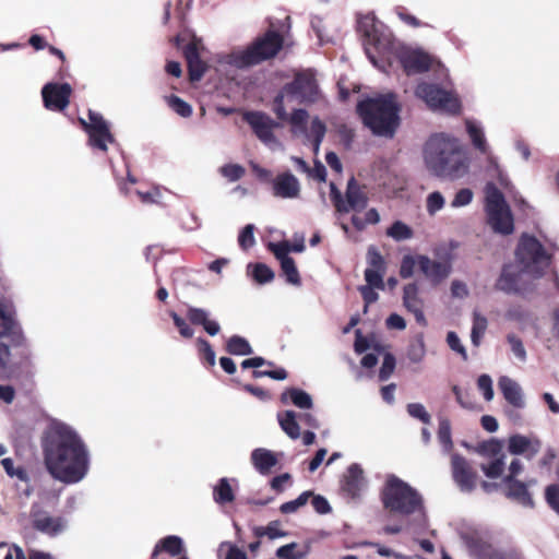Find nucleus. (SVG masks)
I'll return each mask as SVG.
<instances>
[{
  "label": "nucleus",
  "mask_w": 559,
  "mask_h": 559,
  "mask_svg": "<svg viewBox=\"0 0 559 559\" xmlns=\"http://www.w3.org/2000/svg\"><path fill=\"white\" fill-rule=\"evenodd\" d=\"M87 115L88 121L84 120L83 118H79V122L84 131L92 130L94 128H97L98 126L108 124L99 112L90 109Z\"/></svg>",
  "instance_id": "51"
},
{
  "label": "nucleus",
  "mask_w": 559,
  "mask_h": 559,
  "mask_svg": "<svg viewBox=\"0 0 559 559\" xmlns=\"http://www.w3.org/2000/svg\"><path fill=\"white\" fill-rule=\"evenodd\" d=\"M485 210L488 224L496 233L512 234L514 224L511 210L503 193L492 182L485 187Z\"/></svg>",
  "instance_id": "9"
},
{
  "label": "nucleus",
  "mask_w": 559,
  "mask_h": 559,
  "mask_svg": "<svg viewBox=\"0 0 559 559\" xmlns=\"http://www.w3.org/2000/svg\"><path fill=\"white\" fill-rule=\"evenodd\" d=\"M545 499L548 506L559 514V485L551 484L545 489Z\"/></svg>",
  "instance_id": "57"
},
{
  "label": "nucleus",
  "mask_w": 559,
  "mask_h": 559,
  "mask_svg": "<svg viewBox=\"0 0 559 559\" xmlns=\"http://www.w3.org/2000/svg\"><path fill=\"white\" fill-rule=\"evenodd\" d=\"M542 448V442L537 438H528L516 433L508 439V451L513 455H524L525 459L532 460Z\"/></svg>",
  "instance_id": "19"
},
{
  "label": "nucleus",
  "mask_w": 559,
  "mask_h": 559,
  "mask_svg": "<svg viewBox=\"0 0 559 559\" xmlns=\"http://www.w3.org/2000/svg\"><path fill=\"white\" fill-rule=\"evenodd\" d=\"M297 543H290L284 546H281L276 550V556L280 559H302L306 556L305 551L298 549Z\"/></svg>",
  "instance_id": "49"
},
{
  "label": "nucleus",
  "mask_w": 559,
  "mask_h": 559,
  "mask_svg": "<svg viewBox=\"0 0 559 559\" xmlns=\"http://www.w3.org/2000/svg\"><path fill=\"white\" fill-rule=\"evenodd\" d=\"M0 380L11 379L21 368L31 366L32 352L10 295L0 294Z\"/></svg>",
  "instance_id": "2"
},
{
  "label": "nucleus",
  "mask_w": 559,
  "mask_h": 559,
  "mask_svg": "<svg viewBox=\"0 0 559 559\" xmlns=\"http://www.w3.org/2000/svg\"><path fill=\"white\" fill-rule=\"evenodd\" d=\"M273 270L264 263L253 264L252 277L259 284H266L274 280Z\"/></svg>",
  "instance_id": "45"
},
{
  "label": "nucleus",
  "mask_w": 559,
  "mask_h": 559,
  "mask_svg": "<svg viewBox=\"0 0 559 559\" xmlns=\"http://www.w3.org/2000/svg\"><path fill=\"white\" fill-rule=\"evenodd\" d=\"M426 354V347L423 334L416 336L415 341L409 345L407 350V357L413 362H419L423 360Z\"/></svg>",
  "instance_id": "44"
},
{
  "label": "nucleus",
  "mask_w": 559,
  "mask_h": 559,
  "mask_svg": "<svg viewBox=\"0 0 559 559\" xmlns=\"http://www.w3.org/2000/svg\"><path fill=\"white\" fill-rule=\"evenodd\" d=\"M187 319L193 325H202L204 331L211 336L218 334L221 331L219 324L209 319V312L205 309L188 307Z\"/></svg>",
  "instance_id": "27"
},
{
  "label": "nucleus",
  "mask_w": 559,
  "mask_h": 559,
  "mask_svg": "<svg viewBox=\"0 0 559 559\" xmlns=\"http://www.w3.org/2000/svg\"><path fill=\"white\" fill-rule=\"evenodd\" d=\"M358 28L362 33L365 37V50L372 63L376 64V59L371 55L370 46H372L376 50H380L381 41L379 38V33L376 25V20L373 16L366 15L358 23Z\"/></svg>",
  "instance_id": "24"
},
{
  "label": "nucleus",
  "mask_w": 559,
  "mask_h": 559,
  "mask_svg": "<svg viewBox=\"0 0 559 559\" xmlns=\"http://www.w3.org/2000/svg\"><path fill=\"white\" fill-rule=\"evenodd\" d=\"M312 496L311 491H304L301 495L298 496L295 500L284 502L280 507V511L283 514H289L296 512L299 508L304 507L309 498Z\"/></svg>",
  "instance_id": "48"
},
{
  "label": "nucleus",
  "mask_w": 559,
  "mask_h": 559,
  "mask_svg": "<svg viewBox=\"0 0 559 559\" xmlns=\"http://www.w3.org/2000/svg\"><path fill=\"white\" fill-rule=\"evenodd\" d=\"M477 386L484 393L486 401H490L493 397L492 380L488 374H481L477 379Z\"/></svg>",
  "instance_id": "63"
},
{
  "label": "nucleus",
  "mask_w": 559,
  "mask_h": 559,
  "mask_svg": "<svg viewBox=\"0 0 559 559\" xmlns=\"http://www.w3.org/2000/svg\"><path fill=\"white\" fill-rule=\"evenodd\" d=\"M416 265L418 266L417 257L404 255L401 262L400 275L402 278H408L414 274Z\"/></svg>",
  "instance_id": "59"
},
{
  "label": "nucleus",
  "mask_w": 559,
  "mask_h": 559,
  "mask_svg": "<svg viewBox=\"0 0 559 559\" xmlns=\"http://www.w3.org/2000/svg\"><path fill=\"white\" fill-rule=\"evenodd\" d=\"M278 424L282 430L293 440L300 437V426L297 421V414L294 411H285L277 414Z\"/></svg>",
  "instance_id": "32"
},
{
  "label": "nucleus",
  "mask_w": 559,
  "mask_h": 559,
  "mask_svg": "<svg viewBox=\"0 0 559 559\" xmlns=\"http://www.w3.org/2000/svg\"><path fill=\"white\" fill-rule=\"evenodd\" d=\"M466 131L471 138V141L476 150L480 153L486 154L488 145L485 139L483 130L472 121H466Z\"/></svg>",
  "instance_id": "40"
},
{
  "label": "nucleus",
  "mask_w": 559,
  "mask_h": 559,
  "mask_svg": "<svg viewBox=\"0 0 559 559\" xmlns=\"http://www.w3.org/2000/svg\"><path fill=\"white\" fill-rule=\"evenodd\" d=\"M516 258L523 265V270L543 274L544 269L549 266L550 255L546 252L540 241L528 235H523L516 248Z\"/></svg>",
  "instance_id": "10"
},
{
  "label": "nucleus",
  "mask_w": 559,
  "mask_h": 559,
  "mask_svg": "<svg viewBox=\"0 0 559 559\" xmlns=\"http://www.w3.org/2000/svg\"><path fill=\"white\" fill-rule=\"evenodd\" d=\"M407 413L409 416L419 419L421 423L428 425L431 421L430 414L426 411L425 406L420 403H409L407 405Z\"/></svg>",
  "instance_id": "55"
},
{
  "label": "nucleus",
  "mask_w": 559,
  "mask_h": 559,
  "mask_svg": "<svg viewBox=\"0 0 559 559\" xmlns=\"http://www.w3.org/2000/svg\"><path fill=\"white\" fill-rule=\"evenodd\" d=\"M162 551L167 552L173 557L180 555L183 551L182 539L176 535H169L162 538L155 545L154 550L152 552V558L154 559Z\"/></svg>",
  "instance_id": "31"
},
{
  "label": "nucleus",
  "mask_w": 559,
  "mask_h": 559,
  "mask_svg": "<svg viewBox=\"0 0 559 559\" xmlns=\"http://www.w3.org/2000/svg\"><path fill=\"white\" fill-rule=\"evenodd\" d=\"M381 501L384 509L403 515L413 514L423 502L418 492L395 475L386 478L381 491Z\"/></svg>",
  "instance_id": "7"
},
{
  "label": "nucleus",
  "mask_w": 559,
  "mask_h": 559,
  "mask_svg": "<svg viewBox=\"0 0 559 559\" xmlns=\"http://www.w3.org/2000/svg\"><path fill=\"white\" fill-rule=\"evenodd\" d=\"M479 559H523V557L515 548H496L488 545L480 549Z\"/></svg>",
  "instance_id": "33"
},
{
  "label": "nucleus",
  "mask_w": 559,
  "mask_h": 559,
  "mask_svg": "<svg viewBox=\"0 0 559 559\" xmlns=\"http://www.w3.org/2000/svg\"><path fill=\"white\" fill-rule=\"evenodd\" d=\"M199 358L204 366L212 368L216 362V355L211 343L203 337H198L195 341Z\"/></svg>",
  "instance_id": "37"
},
{
  "label": "nucleus",
  "mask_w": 559,
  "mask_h": 559,
  "mask_svg": "<svg viewBox=\"0 0 559 559\" xmlns=\"http://www.w3.org/2000/svg\"><path fill=\"white\" fill-rule=\"evenodd\" d=\"M225 349L228 354L236 356H246L253 353L249 342L239 335L230 336L226 343Z\"/></svg>",
  "instance_id": "36"
},
{
  "label": "nucleus",
  "mask_w": 559,
  "mask_h": 559,
  "mask_svg": "<svg viewBox=\"0 0 559 559\" xmlns=\"http://www.w3.org/2000/svg\"><path fill=\"white\" fill-rule=\"evenodd\" d=\"M498 385L508 403L516 408L524 407L525 403L522 397L521 388L515 381L507 376H502L499 379Z\"/></svg>",
  "instance_id": "29"
},
{
  "label": "nucleus",
  "mask_w": 559,
  "mask_h": 559,
  "mask_svg": "<svg viewBox=\"0 0 559 559\" xmlns=\"http://www.w3.org/2000/svg\"><path fill=\"white\" fill-rule=\"evenodd\" d=\"M356 111L376 135L392 138L400 126V106L393 95L362 99Z\"/></svg>",
  "instance_id": "4"
},
{
  "label": "nucleus",
  "mask_w": 559,
  "mask_h": 559,
  "mask_svg": "<svg viewBox=\"0 0 559 559\" xmlns=\"http://www.w3.org/2000/svg\"><path fill=\"white\" fill-rule=\"evenodd\" d=\"M506 497L525 508H533L534 500L528 491L527 485L521 480L504 481Z\"/></svg>",
  "instance_id": "26"
},
{
  "label": "nucleus",
  "mask_w": 559,
  "mask_h": 559,
  "mask_svg": "<svg viewBox=\"0 0 559 559\" xmlns=\"http://www.w3.org/2000/svg\"><path fill=\"white\" fill-rule=\"evenodd\" d=\"M285 97L296 98L300 104H314L320 98L317 79L311 70L295 74L292 82L286 83L273 99L272 110L278 120L287 119Z\"/></svg>",
  "instance_id": "5"
},
{
  "label": "nucleus",
  "mask_w": 559,
  "mask_h": 559,
  "mask_svg": "<svg viewBox=\"0 0 559 559\" xmlns=\"http://www.w3.org/2000/svg\"><path fill=\"white\" fill-rule=\"evenodd\" d=\"M364 471L362 468L354 463L349 465L344 479L342 483V490L352 499H357L360 496V491L364 487Z\"/></svg>",
  "instance_id": "25"
},
{
  "label": "nucleus",
  "mask_w": 559,
  "mask_h": 559,
  "mask_svg": "<svg viewBox=\"0 0 559 559\" xmlns=\"http://www.w3.org/2000/svg\"><path fill=\"white\" fill-rule=\"evenodd\" d=\"M308 112L306 109H294L293 112L288 116L285 121H289L293 127H296L302 131L306 130L307 121H308Z\"/></svg>",
  "instance_id": "53"
},
{
  "label": "nucleus",
  "mask_w": 559,
  "mask_h": 559,
  "mask_svg": "<svg viewBox=\"0 0 559 559\" xmlns=\"http://www.w3.org/2000/svg\"><path fill=\"white\" fill-rule=\"evenodd\" d=\"M168 107L178 114L180 117L189 118L192 115V107L186 100L177 95H167L164 97Z\"/></svg>",
  "instance_id": "41"
},
{
  "label": "nucleus",
  "mask_w": 559,
  "mask_h": 559,
  "mask_svg": "<svg viewBox=\"0 0 559 559\" xmlns=\"http://www.w3.org/2000/svg\"><path fill=\"white\" fill-rule=\"evenodd\" d=\"M417 262L420 272L435 284L442 282L451 272V265L448 262L431 260L427 255H417Z\"/></svg>",
  "instance_id": "21"
},
{
  "label": "nucleus",
  "mask_w": 559,
  "mask_h": 559,
  "mask_svg": "<svg viewBox=\"0 0 559 559\" xmlns=\"http://www.w3.org/2000/svg\"><path fill=\"white\" fill-rule=\"evenodd\" d=\"M438 440L445 450L452 449L451 423L445 417L439 419Z\"/></svg>",
  "instance_id": "43"
},
{
  "label": "nucleus",
  "mask_w": 559,
  "mask_h": 559,
  "mask_svg": "<svg viewBox=\"0 0 559 559\" xmlns=\"http://www.w3.org/2000/svg\"><path fill=\"white\" fill-rule=\"evenodd\" d=\"M286 396H289L292 403L299 408L310 409L313 406L311 396L307 392H305L300 389H296V388L287 389L282 394V397H281L283 403L286 402Z\"/></svg>",
  "instance_id": "35"
},
{
  "label": "nucleus",
  "mask_w": 559,
  "mask_h": 559,
  "mask_svg": "<svg viewBox=\"0 0 559 559\" xmlns=\"http://www.w3.org/2000/svg\"><path fill=\"white\" fill-rule=\"evenodd\" d=\"M400 62L407 75L427 72L432 64L430 55L421 50H409L400 55Z\"/></svg>",
  "instance_id": "18"
},
{
  "label": "nucleus",
  "mask_w": 559,
  "mask_h": 559,
  "mask_svg": "<svg viewBox=\"0 0 559 559\" xmlns=\"http://www.w3.org/2000/svg\"><path fill=\"white\" fill-rule=\"evenodd\" d=\"M88 135L87 143L94 148L103 153H107L108 143L115 142V136L110 132L109 126H98L92 130L85 131Z\"/></svg>",
  "instance_id": "28"
},
{
  "label": "nucleus",
  "mask_w": 559,
  "mask_h": 559,
  "mask_svg": "<svg viewBox=\"0 0 559 559\" xmlns=\"http://www.w3.org/2000/svg\"><path fill=\"white\" fill-rule=\"evenodd\" d=\"M386 235L396 241H402L411 239L414 233L408 225L401 221H396L386 229Z\"/></svg>",
  "instance_id": "42"
},
{
  "label": "nucleus",
  "mask_w": 559,
  "mask_h": 559,
  "mask_svg": "<svg viewBox=\"0 0 559 559\" xmlns=\"http://www.w3.org/2000/svg\"><path fill=\"white\" fill-rule=\"evenodd\" d=\"M519 274L511 271L510 266H504L497 281V287L506 293L518 292Z\"/></svg>",
  "instance_id": "38"
},
{
  "label": "nucleus",
  "mask_w": 559,
  "mask_h": 559,
  "mask_svg": "<svg viewBox=\"0 0 559 559\" xmlns=\"http://www.w3.org/2000/svg\"><path fill=\"white\" fill-rule=\"evenodd\" d=\"M330 190L331 201L338 213H348L350 210L360 211L367 205V197L356 185L354 178L348 181L346 200H344L342 192L337 189L335 183L331 182Z\"/></svg>",
  "instance_id": "12"
},
{
  "label": "nucleus",
  "mask_w": 559,
  "mask_h": 559,
  "mask_svg": "<svg viewBox=\"0 0 559 559\" xmlns=\"http://www.w3.org/2000/svg\"><path fill=\"white\" fill-rule=\"evenodd\" d=\"M415 95L433 110L440 109L450 114H457L461 109L460 100L451 92L435 83H419L416 86Z\"/></svg>",
  "instance_id": "11"
},
{
  "label": "nucleus",
  "mask_w": 559,
  "mask_h": 559,
  "mask_svg": "<svg viewBox=\"0 0 559 559\" xmlns=\"http://www.w3.org/2000/svg\"><path fill=\"white\" fill-rule=\"evenodd\" d=\"M49 474L66 484L80 481L88 471V452L80 436L62 423H52L41 437Z\"/></svg>",
  "instance_id": "1"
},
{
  "label": "nucleus",
  "mask_w": 559,
  "mask_h": 559,
  "mask_svg": "<svg viewBox=\"0 0 559 559\" xmlns=\"http://www.w3.org/2000/svg\"><path fill=\"white\" fill-rule=\"evenodd\" d=\"M504 456L495 457L489 464H481V471L488 478H498L504 471Z\"/></svg>",
  "instance_id": "46"
},
{
  "label": "nucleus",
  "mask_w": 559,
  "mask_h": 559,
  "mask_svg": "<svg viewBox=\"0 0 559 559\" xmlns=\"http://www.w3.org/2000/svg\"><path fill=\"white\" fill-rule=\"evenodd\" d=\"M71 95L69 83H47L41 90L44 106L51 111H63L70 104Z\"/></svg>",
  "instance_id": "13"
},
{
  "label": "nucleus",
  "mask_w": 559,
  "mask_h": 559,
  "mask_svg": "<svg viewBox=\"0 0 559 559\" xmlns=\"http://www.w3.org/2000/svg\"><path fill=\"white\" fill-rule=\"evenodd\" d=\"M201 43L199 39L193 38L183 48V57L188 66V74L191 82L200 81L207 70V64L201 59L200 56Z\"/></svg>",
  "instance_id": "17"
},
{
  "label": "nucleus",
  "mask_w": 559,
  "mask_h": 559,
  "mask_svg": "<svg viewBox=\"0 0 559 559\" xmlns=\"http://www.w3.org/2000/svg\"><path fill=\"white\" fill-rule=\"evenodd\" d=\"M368 267L365 270V281L376 285L378 289H384L383 277L386 272V262L374 246H370L366 254Z\"/></svg>",
  "instance_id": "16"
},
{
  "label": "nucleus",
  "mask_w": 559,
  "mask_h": 559,
  "mask_svg": "<svg viewBox=\"0 0 559 559\" xmlns=\"http://www.w3.org/2000/svg\"><path fill=\"white\" fill-rule=\"evenodd\" d=\"M336 132L340 136L341 142L345 146V148H350L352 143L355 138V132L352 128H349L345 123H341L337 126Z\"/></svg>",
  "instance_id": "62"
},
{
  "label": "nucleus",
  "mask_w": 559,
  "mask_h": 559,
  "mask_svg": "<svg viewBox=\"0 0 559 559\" xmlns=\"http://www.w3.org/2000/svg\"><path fill=\"white\" fill-rule=\"evenodd\" d=\"M425 164L438 177L457 179L468 171V158L457 140L444 134L431 135L424 147Z\"/></svg>",
  "instance_id": "3"
},
{
  "label": "nucleus",
  "mask_w": 559,
  "mask_h": 559,
  "mask_svg": "<svg viewBox=\"0 0 559 559\" xmlns=\"http://www.w3.org/2000/svg\"><path fill=\"white\" fill-rule=\"evenodd\" d=\"M280 526L281 523L278 521H272L265 527H257L254 534L258 537L267 536L270 539L286 536L287 533L282 531Z\"/></svg>",
  "instance_id": "47"
},
{
  "label": "nucleus",
  "mask_w": 559,
  "mask_h": 559,
  "mask_svg": "<svg viewBox=\"0 0 559 559\" xmlns=\"http://www.w3.org/2000/svg\"><path fill=\"white\" fill-rule=\"evenodd\" d=\"M254 226L251 224L246 225L239 236L238 243L241 249L248 250L255 243L254 235H253Z\"/></svg>",
  "instance_id": "54"
},
{
  "label": "nucleus",
  "mask_w": 559,
  "mask_h": 559,
  "mask_svg": "<svg viewBox=\"0 0 559 559\" xmlns=\"http://www.w3.org/2000/svg\"><path fill=\"white\" fill-rule=\"evenodd\" d=\"M477 451L481 455L498 457L502 451V444L499 440L490 439L488 441L481 442L478 445Z\"/></svg>",
  "instance_id": "50"
},
{
  "label": "nucleus",
  "mask_w": 559,
  "mask_h": 559,
  "mask_svg": "<svg viewBox=\"0 0 559 559\" xmlns=\"http://www.w3.org/2000/svg\"><path fill=\"white\" fill-rule=\"evenodd\" d=\"M251 461L260 474H267L277 464L275 454L264 448L254 449L251 453Z\"/></svg>",
  "instance_id": "30"
},
{
  "label": "nucleus",
  "mask_w": 559,
  "mask_h": 559,
  "mask_svg": "<svg viewBox=\"0 0 559 559\" xmlns=\"http://www.w3.org/2000/svg\"><path fill=\"white\" fill-rule=\"evenodd\" d=\"M403 306L407 311L414 314L415 320L419 325L427 326L428 322L423 311L424 301L419 297V287L416 283H409L404 286Z\"/></svg>",
  "instance_id": "20"
},
{
  "label": "nucleus",
  "mask_w": 559,
  "mask_h": 559,
  "mask_svg": "<svg viewBox=\"0 0 559 559\" xmlns=\"http://www.w3.org/2000/svg\"><path fill=\"white\" fill-rule=\"evenodd\" d=\"M488 326L487 318L479 312L475 311L473 313V326L471 332V340L474 346L478 347L480 345V340L484 336Z\"/></svg>",
  "instance_id": "39"
},
{
  "label": "nucleus",
  "mask_w": 559,
  "mask_h": 559,
  "mask_svg": "<svg viewBox=\"0 0 559 559\" xmlns=\"http://www.w3.org/2000/svg\"><path fill=\"white\" fill-rule=\"evenodd\" d=\"M447 343L452 350H454L455 353L461 355V357L464 361L467 360V358H468L467 352H466L465 347L461 344V341L455 332L450 331L447 334Z\"/></svg>",
  "instance_id": "60"
},
{
  "label": "nucleus",
  "mask_w": 559,
  "mask_h": 559,
  "mask_svg": "<svg viewBox=\"0 0 559 559\" xmlns=\"http://www.w3.org/2000/svg\"><path fill=\"white\" fill-rule=\"evenodd\" d=\"M221 174L229 181H237L245 176L246 169L239 164H226L221 168Z\"/></svg>",
  "instance_id": "52"
},
{
  "label": "nucleus",
  "mask_w": 559,
  "mask_h": 559,
  "mask_svg": "<svg viewBox=\"0 0 559 559\" xmlns=\"http://www.w3.org/2000/svg\"><path fill=\"white\" fill-rule=\"evenodd\" d=\"M16 523L24 534L40 533L50 538L59 536L67 527V520L63 516L53 514L39 501L32 502L27 513H20Z\"/></svg>",
  "instance_id": "6"
},
{
  "label": "nucleus",
  "mask_w": 559,
  "mask_h": 559,
  "mask_svg": "<svg viewBox=\"0 0 559 559\" xmlns=\"http://www.w3.org/2000/svg\"><path fill=\"white\" fill-rule=\"evenodd\" d=\"M451 469L453 480L461 491L472 492L476 488L477 473L464 456L453 454Z\"/></svg>",
  "instance_id": "14"
},
{
  "label": "nucleus",
  "mask_w": 559,
  "mask_h": 559,
  "mask_svg": "<svg viewBox=\"0 0 559 559\" xmlns=\"http://www.w3.org/2000/svg\"><path fill=\"white\" fill-rule=\"evenodd\" d=\"M395 357L392 354L386 353L383 357L382 366L379 370L380 381H386L391 377L395 369Z\"/></svg>",
  "instance_id": "56"
},
{
  "label": "nucleus",
  "mask_w": 559,
  "mask_h": 559,
  "mask_svg": "<svg viewBox=\"0 0 559 559\" xmlns=\"http://www.w3.org/2000/svg\"><path fill=\"white\" fill-rule=\"evenodd\" d=\"M284 38L276 31H266L245 50L234 55V64L238 68H249L274 58L283 48Z\"/></svg>",
  "instance_id": "8"
},
{
  "label": "nucleus",
  "mask_w": 559,
  "mask_h": 559,
  "mask_svg": "<svg viewBox=\"0 0 559 559\" xmlns=\"http://www.w3.org/2000/svg\"><path fill=\"white\" fill-rule=\"evenodd\" d=\"M170 318L174 321L175 326L178 329L180 335L185 338H191L194 334L193 329L181 318L177 312L170 311Z\"/></svg>",
  "instance_id": "58"
},
{
  "label": "nucleus",
  "mask_w": 559,
  "mask_h": 559,
  "mask_svg": "<svg viewBox=\"0 0 559 559\" xmlns=\"http://www.w3.org/2000/svg\"><path fill=\"white\" fill-rule=\"evenodd\" d=\"M444 205V199L442 194L438 191L430 193L427 198V211L430 214H435L439 210H441Z\"/></svg>",
  "instance_id": "64"
},
{
  "label": "nucleus",
  "mask_w": 559,
  "mask_h": 559,
  "mask_svg": "<svg viewBox=\"0 0 559 559\" xmlns=\"http://www.w3.org/2000/svg\"><path fill=\"white\" fill-rule=\"evenodd\" d=\"M242 119L250 126L260 141L264 143L274 141L273 130L278 124L269 115L263 111L252 110L246 111L242 115Z\"/></svg>",
  "instance_id": "15"
},
{
  "label": "nucleus",
  "mask_w": 559,
  "mask_h": 559,
  "mask_svg": "<svg viewBox=\"0 0 559 559\" xmlns=\"http://www.w3.org/2000/svg\"><path fill=\"white\" fill-rule=\"evenodd\" d=\"M395 13L402 22H404L405 24L413 28H417L424 25L416 16L411 14L405 7H396Z\"/></svg>",
  "instance_id": "61"
},
{
  "label": "nucleus",
  "mask_w": 559,
  "mask_h": 559,
  "mask_svg": "<svg viewBox=\"0 0 559 559\" xmlns=\"http://www.w3.org/2000/svg\"><path fill=\"white\" fill-rule=\"evenodd\" d=\"M235 492L228 478H221L213 488V499L217 504H227L235 501Z\"/></svg>",
  "instance_id": "34"
},
{
  "label": "nucleus",
  "mask_w": 559,
  "mask_h": 559,
  "mask_svg": "<svg viewBox=\"0 0 559 559\" xmlns=\"http://www.w3.org/2000/svg\"><path fill=\"white\" fill-rule=\"evenodd\" d=\"M273 195L282 199H295L300 193L298 179L290 173L277 175L272 182Z\"/></svg>",
  "instance_id": "22"
},
{
  "label": "nucleus",
  "mask_w": 559,
  "mask_h": 559,
  "mask_svg": "<svg viewBox=\"0 0 559 559\" xmlns=\"http://www.w3.org/2000/svg\"><path fill=\"white\" fill-rule=\"evenodd\" d=\"M271 252L280 261L282 274L285 276L286 282L294 286H300L301 277L295 260L288 254V249H285L284 246H273Z\"/></svg>",
  "instance_id": "23"
}]
</instances>
